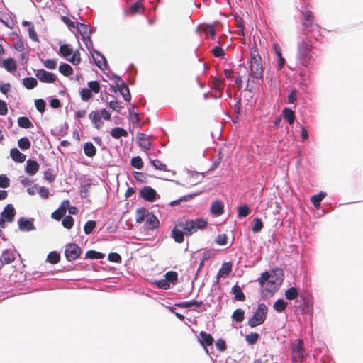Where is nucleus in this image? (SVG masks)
I'll return each instance as SVG.
<instances>
[{
  "instance_id": "0eeeda50",
  "label": "nucleus",
  "mask_w": 363,
  "mask_h": 363,
  "mask_svg": "<svg viewBox=\"0 0 363 363\" xmlns=\"http://www.w3.org/2000/svg\"><path fill=\"white\" fill-rule=\"evenodd\" d=\"M111 118V115L106 109L92 111L89 114V118L91 121L94 128L98 130L104 125L101 118L110 121Z\"/></svg>"
},
{
  "instance_id": "338daca9",
  "label": "nucleus",
  "mask_w": 363,
  "mask_h": 363,
  "mask_svg": "<svg viewBox=\"0 0 363 363\" xmlns=\"http://www.w3.org/2000/svg\"><path fill=\"white\" fill-rule=\"evenodd\" d=\"M228 237L225 234H219L216 238V242L219 245H224L227 243Z\"/></svg>"
},
{
  "instance_id": "e2e57ef3",
  "label": "nucleus",
  "mask_w": 363,
  "mask_h": 363,
  "mask_svg": "<svg viewBox=\"0 0 363 363\" xmlns=\"http://www.w3.org/2000/svg\"><path fill=\"white\" fill-rule=\"evenodd\" d=\"M35 105L37 110L41 113L45 112V103L43 99H36L35 101Z\"/></svg>"
},
{
  "instance_id": "f704fd0d",
  "label": "nucleus",
  "mask_w": 363,
  "mask_h": 363,
  "mask_svg": "<svg viewBox=\"0 0 363 363\" xmlns=\"http://www.w3.org/2000/svg\"><path fill=\"white\" fill-rule=\"evenodd\" d=\"M203 305V301H190L186 302H183L180 303L176 304L177 306L186 308L192 306H196V308H200Z\"/></svg>"
},
{
  "instance_id": "1a4fd4ad",
  "label": "nucleus",
  "mask_w": 363,
  "mask_h": 363,
  "mask_svg": "<svg viewBox=\"0 0 363 363\" xmlns=\"http://www.w3.org/2000/svg\"><path fill=\"white\" fill-rule=\"evenodd\" d=\"M81 248L75 243H69L66 245L65 255L66 259L71 262L77 259L81 255Z\"/></svg>"
},
{
  "instance_id": "09e8293b",
  "label": "nucleus",
  "mask_w": 363,
  "mask_h": 363,
  "mask_svg": "<svg viewBox=\"0 0 363 363\" xmlns=\"http://www.w3.org/2000/svg\"><path fill=\"white\" fill-rule=\"evenodd\" d=\"M104 257L103 253L95 251V250H89L86 253V258L89 259H99Z\"/></svg>"
},
{
  "instance_id": "c03bdc74",
  "label": "nucleus",
  "mask_w": 363,
  "mask_h": 363,
  "mask_svg": "<svg viewBox=\"0 0 363 363\" xmlns=\"http://www.w3.org/2000/svg\"><path fill=\"white\" fill-rule=\"evenodd\" d=\"M212 87L213 89L219 91V92H221L224 87H225V84L224 82L219 79H216L214 78L213 80H212Z\"/></svg>"
},
{
  "instance_id": "412c9836",
  "label": "nucleus",
  "mask_w": 363,
  "mask_h": 363,
  "mask_svg": "<svg viewBox=\"0 0 363 363\" xmlns=\"http://www.w3.org/2000/svg\"><path fill=\"white\" fill-rule=\"evenodd\" d=\"M117 89L119 91V92L121 94V95L123 96V99L125 101H130V93L128 87L125 84L124 82H121V84L117 82Z\"/></svg>"
},
{
  "instance_id": "dca6fc26",
  "label": "nucleus",
  "mask_w": 363,
  "mask_h": 363,
  "mask_svg": "<svg viewBox=\"0 0 363 363\" xmlns=\"http://www.w3.org/2000/svg\"><path fill=\"white\" fill-rule=\"evenodd\" d=\"M160 225V221L157 217L150 212L145 222V227L147 230H153L157 228Z\"/></svg>"
},
{
  "instance_id": "cd10ccee",
  "label": "nucleus",
  "mask_w": 363,
  "mask_h": 363,
  "mask_svg": "<svg viewBox=\"0 0 363 363\" xmlns=\"http://www.w3.org/2000/svg\"><path fill=\"white\" fill-rule=\"evenodd\" d=\"M3 67L8 71V72H13L16 69V62L14 59L13 58H8L4 60L3 62Z\"/></svg>"
},
{
  "instance_id": "6e6552de",
  "label": "nucleus",
  "mask_w": 363,
  "mask_h": 363,
  "mask_svg": "<svg viewBox=\"0 0 363 363\" xmlns=\"http://www.w3.org/2000/svg\"><path fill=\"white\" fill-rule=\"evenodd\" d=\"M291 352L293 354L291 357L293 362H301L306 358L304 344L301 339H296L294 340L291 345Z\"/></svg>"
},
{
  "instance_id": "ddd939ff",
  "label": "nucleus",
  "mask_w": 363,
  "mask_h": 363,
  "mask_svg": "<svg viewBox=\"0 0 363 363\" xmlns=\"http://www.w3.org/2000/svg\"><path fill=\"white\" fill-rule=\"evenodd\" d=\"M76 28L84 40H89L91 41V30L89 25L77 23Z\"/></svg>"
},
{
  "instance_id": "2eb2a0df",
  "label": "nucleus",
  "mask_w": 363,
  "mask_h": 363,
  "mask_svg": "<svg viewBox=\"0 0 363 363\" xmlns=\"http://www.w3.org/2000/svg\"><path fill=\"white\" fill-rule=\"evenodd\" d=\"M95 65L101 70L107 68L108 64L105 57L98 51H94L92 55Z\"/></svg>"
},
{
  "instance_id": "a18cd8bd",
  "label": "nucleus",
  "mask_w": 363,
  "mask_h": 363,
  "mask_svg": "<svg viewBox=\"0 0 363 363\" xmlns=\"http://www.w3.org/2000/svg\"><path fill=\"white\" fill-rule=\"evenodd\" d=\"M79 94H80V97H81L82 100L84 101H88L93 96L92 92L88 88L82 89L81 90Z\"/></svg>"
},
{
  "instance_id": "0e129e2a",
  "label": "nucleus",
  "mask_w": 363,
  "mask_h": 363,
  "mask_svg": "<svg viewBox=\"0 0 363 363\" xmlns=\"http://www.w3.org/2000/svg\"><path fill=\"white\" fill-rule=\"evenodd\" d=\"M151 163H152V166H153L156 169H158V170H162V171H166V170H167V166H166V164H163V163H162L161 161H160V160H155L151 161Z\"/></svg>"
},
{
  "instance_id": "473e14b6",
  "label": "nucleus",
  "mask_w": 363,
  "mask_h": 363,
  "mask_svg": "<svg viewBox=\"0 0 363 363\" xmlns=\"http://www.w3.org/2000/svg\"><path fill=\"white\" fill-rule=\"evenodd\" d=\"M283 116L290 125H292L295 121V113L290 108H284Z\"/></svg>"
},
{
  "instance_id": "7ed1b4c3",
  "label": "nucleus",
  "mask_w": 363,
  "mask_h": 363,
  "mask_svg": "<svg viewBox=\"0 0 363 363\" xmlns=\"http://www.w3.org/2000/svg\"><path fill=\"white\" fill-rule=\"evenodd\" d=\"M313 38L316 40L314 36ZM313 38L310 37L302 40L298 44V55L302 61V65L307 66V63L311 57V52L313 50Z\"/></svg>"
},
{
  "instance_id": "5fc2aeb1",
  "label": "nucleus",
  "mask_w": 363,
  "mask_h": 363,
  "mask_svg": "<svg viewBox=\"0 0 363 363\" xmlns=\"http://www.w3.org/2000/svg\"><path fill=\"white\" fill-rule=\"evenodd\" d=\"M62 224L65 228L70 229L74 225V219L69 215L66 216L62 219Z\"/></svg>"
},
{
  "instance_id": "f8f14e48",
  "label": "nucleus",
  "mask_w": 363,
  "mask_h": 363,
  "mask_svg": "<svg viewBox=\"0 0 363 363\" xmlns=\"http://www.w3.org/2000/svg\"><path fill=\"white\" fill-rule=\"evenodd\" d=\"M16 259L15 254L11 250H5L0 256L1 267L9 264Z\"/></svg>"
},
{
  "instance_id": "774afa93",
  "label": "nucleus",
  "mask_w": 363,
  "mask_h": 363,
  "mask_svg": "<svg viewBox=\"0 0 363 363\" xmlns=\"http://www.w3.org/2000/svg\"><path fill=\"white\" fill-rule=\"evenodd\" d=\"M212 52L213 55L216 57H223L225 55L224 50L219 46H216L212 49Z\"/></svg>"
},
{
  "instance_id": "f3484780",
  "label": "nucleus",
  "mask_w": 363,
  "mask_h": 363,
  "mask_svg": "<svg viewBox=\"0 0 363 363\" xmlns=\"http://www.w3.org/2000/svg\"><path fill=\"white\" fill-rule=\"evenodd\" d=\"M138 145L145 150H149L151 147L150 137L145 133H138L136 136Z\"/></svg>"
},
{
  "instance_id": "b1692460",
  "label": "nucleus",
  "mask_w": 363,
  "mask_h": 363,
  "mask_svg": "<svg viewBox=\"0 0 363 363\" xmlns=\"http://www.w3.org/2000/svg\"><path fill=\"white\" fill-rule=\"evenodd\" d=\"M211 211L213 215L220 216L223 213V204L222 201L216 200L213 201L211 206Z\"/></svg>"
},
{
  "instance_id": "72a5a7b5",
  "label": "nucleus",
  "mask_w": 363,
  "mask_h": 363,
  "mask_svg": "<svg viewBox=\"0 0 363 363\" xmlns=\"http://www.w3.org/2000/svg\"><path fill=\"white\" fill-rule=\"evenodd\" d=\"M325 196L326 193L321 191L319 194H315L311 197V202L316 208H318L320 207V202L325 198Z\"/></svg>"
},
{
  "instance_id": "6ab92c4d",
  "label": "nucleus",
  "mask_w": 363,
  "mask_h": 363,
  "mask_svg": "<svg viewBox=\"0 0 363 363\" xmlns=\"http://www.w3.org/2000/svg\"><path fill=\"white\" fill-rule=\"evenodd\" d=\"M232 271V264L230 262H225L222 264L221 268L217 273L216 278L219 279L220 277H226Z\"/></svg>"
},
{
  "instance_id": "8fccbe9b",
  "label": "nucleus",
  "mask_w": 363,
  "mask_h": 363,
  "mask_svg": "<svg viewBox=\"0 0 363 363\" xmlns=\"http://www.w3.org/2000/svg\"><path fill=\"white\" fill-rule=\"evenodd\" d=\"M96 225V223L94 220H89L84 226V231L86 235L91 234Z\"/></svg>"
},
{
  "instance_id": "a19ab883",
  "label": "nucleus",
  "mask_w": 363,
  "mask_h": 363,
  "mask_svg": "<svg viewBox=\"0 0 363 363\" xmlns=\"http://www.w3.org/2000/svg\"><path fill=\"white\" fill-rule=\"evenodd\" d=\"M232 318L236 322H242L245 319V311L241 308L236 309L232 315Z\"/></svg>"
},
{
  "instance_id": "2f4dec72",
  "label": "nucleus",
  "mask_w": 363,
  "mask_h": 363,
  "mask_svg": "<svg viewBox=\"0 0 363 363\" xmlns=\"http://www.w3.org/2000/svg\"><path fill=\"white\" fill-rule=\"evenodd\" d=\"M287 305V303L284 300L280 298L274 302L273 308L277 312L282 313L286 310Z\"/></svg>"
},
{
  "instance_id": "c756f323",
  "label": "nucleus",
  "mask_w": 363,
  "mask_h": 363,
  "mask_svg": "<svg viewBox=\"0 0 363 363\" xmlns=\"http://www.w3.org/2000/svg\"><path fill=\"white\" fill-rule=\"evenodd\" d=\"M111 135L115 139H119L121 137H127L128 133L125 129L116 127L112 129Z\"/></svg>"
},
{
  "instance_id": "c9c22d12",
  "label": "nucleus",
  "mask_w": 363,
  "mask_h": 363,
  "mask_svg": "<svg viewBox=\"0 0 363 363\" xmlns=\"http://www.w3.org/2000/svg\"><path fill=\"white\" fill-rule=\"evenodd\" d=\"M23 86L28 89H33L38 85L36 79L33 77H26L23 79Z\"/></svg>"
},
{
  "instance_id": "69168bd1",
  "label": "nucleus",
  "mask_w": 363,
  "mask_h": 363,
  "mask_svg": "<svg viewBox=\"0 0 363 363\" xmlns=\"http://www.w3.org/2000/svg\"><path fill=\"white\" fill-rule=\"evenodd\" d=\"M44 66L50 69H55L57 67V62L55 59H48L44 62Z\"/></svg>"
},
{
  "instance_id": "37998d69",
  "label": "nucleus",
  "mask_w": 363,
  "mask_h": 363,
  "mask_svg": "<svg viewBox=\"0 0 363 363\" xmlns=\"http://www.w3.org/2000/svg\"><path fill=\"white\" fill-rule=\"evenodd\" d=\"M164 277L169 284L174 285L177 281L178 274L174 271H169L165 274Z\"/></svg>"
},
{
  "instance_id": "f257e3e1",
  "label": "nucleus",
  "mask_w": 363,
  "mask_h": 363,
  "mask_svg": "<svg viewBox=\"0 0 363 363\" xmlns=\"http://www.w3.org/2000/svg\"><path fill=\"white\" fill-rule=\"evenodd\" d=\"M263 72L262 57L259 53L257 45L254 44L250 49L249 75L256 79H262Z\"/></svg>"
},
{
  "instance_id": "13d9d810",
  "label": "nucleus",
  "mask_w": 363,
  "mask_h": 363,
  "mask_svg": "<svg viewBox=\"0 0 363 363\" xmlns=\"http://www.w3.org/2000/svg\"><path fill=\"white\" fill-rule=\"evenodd\" d=\"M196 195V194H188V195L182 196L179 199L170 202V206H177V205L179 204L183 201H188L191 200V199H193L194 196Z\"/></svg>"
},
{
  "instance_id": "bf43d9fd",
  "label": "nucleus",
  "mask_w": 363,
  "mask_h": 363,
  "mask_svg": "<svg viewBox=\"0 0 363 363\" xmlns=\"http://www.w3.org/2000/svg\"><path fill=\"white\" fill-rule=\"evenodd\" d=\"M253 222H254V225L252 228V232H254V233L259 232L263 228V223H262V220L260 218H255L253 220Z\"/></svg>"
},
{
  "instance_id": "9d476101",
  "label": "nucleus",
  "mask_w": 363,
  "mask_h": 363,
  "mask_svg": "<svg viewBox=\"0 0 363 363\" xmlns=\"http://www.w3.org/2000/svg\"><path fill=\"white\" fill-rule=\"evenodd\" d=\"M35 76L41 82L43 83H53L57 79V77L55 74L45 69L38 70Z\"/></svg>"
},
{
  "instance_id": "5701e85b",
  "label": "nucleus",
  "mask_w": 363,
  "mask_h": 363,
  "mask_svg": "<svg viewBox=\"0 0 363 363\" xmlns=\"http://www.w3.org/2000/svg\"><path fill=\"white\" fill-rule=\"evenodd\" d=\"M18 227L19 229L22 231H30L35 228L33 223L25 218H21L19 219Z\"/></svg>"
},
{
  "instance_id": "6e6d98bb",
  "label": "nucleus",
  "mask_w": 363,
  "mask_h": 363,
  "mask_svg": "<svg viewBox=\"0 0 363 363\" xmlns=\"http://www.w3.org/2000/svg\"><path fill=\"white\" fill-rule=\"evenodd\" d=\"M108 106L111 109L118 113H120L121 110L123 108V106H121V103L116 99L110 101L108 103Z\"/></svg>"
},
{
  "instance_id": "4468645a",
  "label": "nucleus",
  "mask_w": 363,
  "mask_h": 363,
  "mask_svg": "<svg viewBox=\"0 0 363 363\" xmlns=\"http://www.w3.org/2000/svg\"><path fill=\"white\" fill-rule=\"evenodd\" d=\"M16 215V210L12 204H7L2 211L1 216L6 221L11 223L13 221Z\"/></svg>"
},
{
  "instance_id": "423d86ee",
  "label": "nucleus",
  "mask_w": 363,
  "mask_h": 363,
  "mask_svg": "<svg viewBox=\"0 0 363 363\" xmlns=\"http://www.w3.org/2000/svg\"><path fill=\"white\" fill-rule=\"evenodd\" d=\"M268 308L264 303H259L256 311L248 320V325L250 328L262 325L266 320Z\"/></svg>"
},
{
  "instance_id": "4d7b16f0",
  "label": "nucleus",
  "mask_w": 363,
  "mask_h": 363,
  "mask_svg": "<svg viewBox=\"0 0 363 363\" xmlns=\"http://www.w3.org/2000/svg\"><path fill=\"white\" fill-rule=\"evenodd\" d=\"M130 163L133 167L138 169H141L143 167V162L139 156L133 157Z\"/></svg>"
},
{
  "instance_id": "79ce46f5",
  "label": "nucleus",
  "mask_w": 363,
  "mask_h": 363,
  "mask_svg": "<svg viewBox=\"0 0 363 363\" xmlns=\"http://www.w3.org/2000/svg\"><path fill=\"white\" fill-rule=\"evenodd\" d=\"M238 217L244 218L247 216L250 213V209L247 204L241 205L238 208Z\"/></svg>"
},
{
  "instance_id": "9b49d317",
  "label": "nucleus",
  "mask_w": 363,
  "mask_h": 363,
  "mask_svg": "<svg viewBox=\"0 0 363 363\" xmlns=\"http://www.w3.org/2000/svg\"><path fill=\"white\" fill-rule=\"evenodd\" d=\"M140 196L147 201H153L156 199L157 192L150 186H145L140 191Z\"/></svg>"
},
{
  "instance_id": "bb28decb",
  "label": "nucleus",
  "mask_w": 363,
  "mask_h": 363,
  "mask_svg": "<svg viewBox=\"0 0 363 363\" xmlns=\"http://www.w3.org/2000/svg\"><path fill=\"white\" fill-rule=\"evenodd\" d=\"M84 152L89 157H93L96 154V148L91 142H86L84 145Z\"/></svg>"
},
{
  "instance_id": "e433bc0d",
  "label": "nucleus",
  "mask_w": 363,
  "mask_h": 363,
  "mask_svg": "<svg viewBox=\"0 0 363 363\" xmlns=\"http://www.w3.org/2000/svg\"><path fill=\"white\" fill-rule=\"evenodd\" d=\"M60 72L65 77H69L72 74L73 69L72 67L67 63H64L59 67Z\"/></svg>"
},
{
  "instance_id": "39448f33",
  "label": "nucleus",
  "mask_w": 363,
  "mask_h": 363,
  "mask_svg": "<svg viewBox=\"0 0 363 363\" xmlns=\"http://www.w3.org/2000/svg\"><path fill=\"white\" fill-rule=\"evenodd\" d=\"M207 221L202 218L196 220H187L184 223H181L179 226L184 230L186 235H191L196 232L198 229H203L207 226Z\"/></svg>"
},
{
  "instance_id": "4be33fe9",
  "label": "nucleus",
  "mask_w": 363,
  "mask_h": 363,
  "mask_svg": "<svg viewBox=\"0 0 363 363\" xmlns=\"http://www.w3.org/2000/svg\"><path fill=\"white\" fill-rule=\"evenodd\" d=\"M199 335L201 338V339H199V342L203 346H205V345L211 346L213 345L214 340L211 334L207 333L206 332H204V331H201L199 333Z\"/></svg>"
},
{
  "instance_id": "ea45409f",
  "label": "nucleus",
  "mask_w": 363,
  "mask_h": 363,
  "mask_svg": "<svg viewBox=\"0 0 363 363\" xmlns=\"http://www.w3.org/2000/svg\"><path fill=\"white\" fill-rule=\"evenodd\" d=\"M18 125L23 128H30L33 126L31 121L26 116H21L18 118Z\"/></svg>"
},
{
  "instance_id": "f03ea898",
  "label": "nucleus",
  "mask_w": 363,
  "mask_h": 363,
  "mask_svg": "<svg viewBox=\"0 0 363 363\" xmlns=\"http://www.w3.org/2000/svg\"><path fill=\"white\" fill-rule=\"evenodd\" d=\"M257 281L261 286L262 293L266 292L270 294L276 292L281 283V279H274V276L268 272L262 273Z\"/></svg>"
},
{
  "instance_id": "a211bd4d",
  "label": "nucleus",
  "mask_w": 363,
  "mask_h": 363,
  "mask_svg": "<svg viewBox=\"0 0 363 363\" xmlns=\"http://www.w3.org/2000/svg\"><path fill=\"white\" fill-rule=\"evenodd\" d=\"M40 166L38 163L32 160L26 161V172L30 175H34L39 170Z\"/></svg>"
},
{
  "instance_id": "49530a36",
  "label": "nucleus",
  "mask_w": 363,
  "mask_h": 363,
  "mask_svg": "<svg viewBox=\"0 0 363 363\" xmlns=\"http://www.w3.org/2000/svg\"><path fill=\"white\" fill-rule=\"evenodd\" d=\"M18 147L23 150H28L30 147L31 144L28 138H21L18 140Z\"/></svg>"
},
{
  "instance_id": "680f3d73",
  "label": "nucleus",
  "mask_w": 363,
  "mask_h": 363,
  "mask_svg": "<svg viewBox=\"0 0 363 363\" xmlns=\"http://www.w3.org/2000/svg\"><path fill=\"white\" fill-rule=\"evenodd\" d=\"M108 259L110 262L115 263H119L122 260L121 255L116 252L109 253L108 255Z\"/></svg>"
},
{
  "instance_id": "4c0bfd02",
  "label": "nucleus",
  "mask_w": 363,
  "mask_h": 363,
  "mask_svg": "<svg viewBox=\"0 0 363 363\" xmlns=\"http://www.w3.org/2000/svg\"><path fill=\"white\" fill-rule=\"evenodd\" d=\"M285 297L287 300H294L298 296V290L296 287H291L285 291Z\"/></svg>"
},
{
  "instance_id": "393cba45",
  "label": "nucleus",
  "mask_w": 363,
  "mask_h": 363,
  "mask_svg": "<svg viewBox=\"0 0 363 363\" xmlns=\"http://www.w3.org/2000/svg\"><path fill=\"white\" fill-rule=\"evenodd\" d=\"M10 156L16 162L22 163L26 160V155L21 153L17 148H12L10 151Z\"/></svg>"
},
{
  "instance_id": "7c9ffc66",
  "label": "nucleus",
  "mask_w": 363,
  "mask_h": 363,
  "mask_svg": "<svg viewBox=\"0 0 363 363\" xmlns=\"http://www.w3.org/2000/svg\"><path fill=\"white\" fill-rule=\"evenodd\" d=\"M184 230L182 231L180 230L177 229L176 228H174L172 230V236L174 238V241L177 243H182L184 242Z\"/></svg>"
},
{
  "instance_id": "3c124183",
  "label": "nucleus",
  "mask_w": 363,
  "mask_h": 363,
  "mask_svg": "<svg viewBox=\"0 0 363 363\" xmlns=\"http://www.w3.org/2000/svg\"><path fill=\"white\" fill-rule=\"evenodd\" d=\"M71 55V57L67 58V60L69 61L74 65H79L81 62V57L79 50H75Z\"/></svg>"
},
{
  "instance_id": "58836bf2",
  "label": "nucleus",
  "mask_w": 363,
  "mask_h": 363,
  "mask_svg": "<svg viewBox=\"0 0 363 363\" xmlns=\"http://www.w3.org/2000/svg\"><path fill=\"white\" fill-rule=\"evenodd\" d=\"M60 259V255L55 251L50 252L47 257V261L52 264L58 263Z\"/></svg>"
},
{
  "instance_id": "c85d7f7f",
  "label": "nucleus",
  "mask_w": 363,
  "mask_h": 363,
  "mask_svg": "<svg viewBox=\"0 0 363 363\" xmlns=\"http://www.w3.org/2000/svg\"><path fill=\"white\" fill-rule=\"evenodd\" d=\"M59 52L62 57L67 60V58L71 56L73 50L68 44H63L60 46Z\"/></svg>"
},
{
  "instance_id": "052dcab7",
  "label": "nucleus",
  "mask_w": 363,
  "mask_h": 363,
  "mask_svg": "<svg viewBox=\"0 0 363 363\" xmlns=\"http://www.w3.org/2000/svg\"><path fill=\"white\" fill-rule=\"evenodd\" d=\"M65 213H66L64 211V210L59 208L52 213L51 217L56 220H60L65 215Z\"/></svg>"
},
{
  "instance_id": "864d4df0",
  "label": "nucleus",
  "mask_w": 363,
  "mask_h": 363,
  "mask_svg": "<svg viewBox=\"0 0 363 363\" xmlns=\"http://www.w3.org/2000/svg\"><path fill=\"white\" fill-rule=\"evenodd\" d=\"M88 89L91 90V92L94 94H98L100 90V84L98 81H90L88 82Z\"/></svg>"
},
{
  "instance_id": "a878e982",
  "label": "nucleus",
  "mask_w": 363,
  "mask_h": 363,
  "mask_svg": "<svg viewBox=\"0 0 363 363\" xmlns=\"http://www.w3.org/2000/svg\"><path fill=\"white\" fill-rule=\"evenodd\" d=\"M231 292H232V294H233L235 295L234 299L235 301H244L245 300V295L242 291V289L239 286L235 285L234 286H233L232 289H231Z\"/></svg>"
},
{
  "instance_id": "603ef678",
  "label": "nucleus",
  "mask_w": 363,
  "mask_h": 363,
  "mask_svg": "<svg viewBox=\"0 0 363 363\" xmlns=\"http://www.w3.org/2000/svg\"><path fill=\"white\" fill-rule=\"evenodd\" d=\"M259 337V335L257 333L252 332L250 334L245 336V340L248 344L254 345L257 342Z\"/></svg>"
},
{
  "instance_id": "aec40b11",
  "label": "nucleus",
  "mask_w": 363,
  "mask_h": 363,
  "mask_svg": "<svg viewBox=\"0 0 363 363\" xmlns=\"http://www.w3.org/2000/svg\"><path fill=\"white\" fill-rule=\"evenodd\" d=\"M150 211L144 208H138L135 212V221L138 223L145 222Z\"/></svg>"
},
{
  "instance_id": "de8ad7c7",
  "label": "nucleus",
  "mask_w": 363,
  "mask_h": 363,
  "mask_svg": "<svg viewBox=\"0 0 363 363\" xmlns=\"http://www.w3.org/2000/svg\"><path fill=\"white\" fill-rule=\"evenodd\" d=\"M143 10V4L141 1H137L130 8L131 14H136Z\"/></svg>"
},
{
  "instance_id": "20e7f679",
  "label": "nucleus",
  "mask_w": 363,
  "mask_h": 363,
  "mask_svg": "<svg viewBox=\"0 0 363 363\" xmlns=\"http://www.w3.org/2000/svg\"><path fill=\"white\" fill-rule=\"evenodd\" d=\"M302 14L303 18L301 19V25L303 29L301 33L303 35L307 36L315 31L319 33L320 28L318 24L315 23L314 16L312 12L309 10H307L304 12H302Z\"/></svg>"
}]
</instances>
